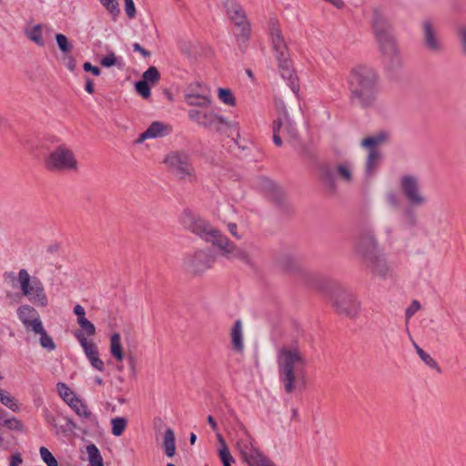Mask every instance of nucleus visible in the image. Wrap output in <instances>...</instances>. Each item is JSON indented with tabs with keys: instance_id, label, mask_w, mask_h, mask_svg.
<instances>
[{
	"instance_id": "f257e3e1",
	"label": "nucleus",
	"mask_w": 466,
	"mask_h": 466,
	"mask_svg": "<svg viewBox=\"0 0 466 466\" xmlns=\"http://www.w3.org/2000/svg\"><path fill=\"white\" fill-rule=\"evenodd\" d=\"M349 102L353 107L363 110L373 108L378 104L380 76L368 66H357L348 76Z\"/></svg>"
},
{
	"instance_id": "f03ea898",
	"label": "nucleus",
	"mask_w": 466,
	"mask_h": 466,
	"mask_svg": "<svg viewBox=\"0 0 466 466\" xmlns=\"http://www.w3.org/2000/svg\"><path fill=\"white\" fill-rule=\"evenodd\" d=\"M279 380L287 393H291L296 385L304 381L308 360L300 350L299 340L292 339L282 346L277 355Z\"/></svg>"
},
{
	"instance_id": "7ed1b4c3",
	"label": "nucleus",
	"mask_w": 466,
	"mask_h": 466,
	"mask_svg": "<svg viewBox=\"0 0 466 466\" xmlns=\"http://www.w3.org/2000/svg\"><path fill=\"white\" fill-rule=\"evenodd\" d=\"M372 27L380 50L383 56V62L390 70L400 66L401 60L396 46L394 36L391 34L390 22L375 9L372 15Z\"/></svg>"
},
{
	"instance_id": "20e7f679",
	"label": "nucleus",
	"mask_w": 466,
	"mask_h": 466,
	"mask_svg": "<svg viewBox=\"0 0 466 466\" xmlns=\"http://www.w3.org/2000/svg\"><path fill=\"white\" fill-rule=\"evenodd\" d=\"M268 30L280 75L283 79L288 80V85L293 93L298 94L299 91L298 77L289 59L288 46L277 19L270 18L268 22Z\"/></svg>"
},
{
	"instance_id": "39448f33",
	"label": "nucleus",
	"mask_w": 466,
	"mask_h": 466,
	"mask_svg": "<svg viewBox=\"0 0 466 466\" xmlns=\"http://www.w3.org/2000/svg\"><path fill=\"white\" fill-rule=\"evenodd\" d=\"M180 221L186 229L213 245L221 235L220 231L215 229L208 221L190 209H185L182 212Z\"/></svg>"
},
{
	"instance_id": "423d86ee",
	"label": "nucleus",
	"mask_w": 466,
	"mask_h": 466,
	"mask_svg": "<svg viewBox=\"0 0 466 466\" xmlns=\"http://www.w3.org/2000/svg\"><path fill=\"white\" fill-rule=\"evenodd\" d=\"M45 167L51 172L76 171L78 163L74 152L66 144H60L45 157Z\"/></svg>"
},
{
	"instance_id": "0eeeda50",
	"label": "nucleus",
	"mask_w": 466,
	"mask_h": 466,
	"mask_svg": "<svg viewBox=\"0 0 466 466\" xmlns=\"http://www.w3.org/2000/svg\"><path fill=\"white\" fill-rule=\"evenodd\" d=\"M18 281L22 293L37 307H46L48 299L41 280L36 277H30L26 269L22 268L18 272Z\"/></svg>"
},
{
	"instance_id": "6e6552de",
	"label": "nucleus",
	"mask_w": 466,
	"mask_h": 466,
	"mask_svg": "<svg viewBox=\"0 0 466 466\" xmlns=\"http://www.w3.org/2000/svg\"><path fill=\"white\" fill-rule=\"evenodd\" d=\"M318 169L320 181L331 193L337 192L336 177L347 183H351L353 180L351 166L348 162L339 164L335 167L329 163H322Z\"/></svg>"
},
{
	"instance_id": "1a4fd4ad",
	"label": "nucleus",
	"mask_w": 466,
	"mask_h": 466,
	"mask_svg": "<svg viewBox=\"0 0 466 466\" xmlns=\"http://www.w3.org/2000/svg\"><path fill=\"white\" fill-rule=\"evenodd\" d=\"M188 117L191 121L197 122L205 128L216 131L219 134L230 136L229 131L234 125L222 116L213 111L206 112L198 109L188 110Z\"/></svg>"
},
{
	"instance_id": "9d476101",
	"label": "nucleus",
	"mask_w": 466,
	"mask_h": 466,
	"mask_svg": "<svg viewBox=\"0 0 466 466\" xmlns=\"http://www.w3.org/2000/svg\"><path fill=\"white\" fill-rule=\"evenodd\" d=\"M169 171L179 180L192 182L196 179L190 157L185 152H171L164 159Z\"/></svg>"
},
{
	"instance_id": "9b49d317",
	"label": "nucleus",
	"mask_w": 466,
	"mask_h": 466,
	"mask_svg": "<svg viewBox=\"0 0 466 466\" xmlns=\"http://www.w3.org/2000/svg\"><path fill=\"white\" fill-rule=\"evenodd\" d=\"M229 20L237 26L241 27L239 37L247 41L250 35V25L248 21L246 12L237 0H221Z\"/></svg>"
},
{
	"instance_id": "f8f14e48",
	"label": "nucleus",
	"mask_w": 466,
	"mask_h": 466,
	"mask_svg": "<svg viewBox=\"0 0 466 466\" xmlns=\"http://www.w3.org/2000/svg\"><path fill=\"white\" fill-rule=\"evenodd\" d=\"M400 190L411 207H421L428 201L422 194L420 180L412 175L402 176L400 179Z\"/></svg>"
},
{
	"instance_id": "ddd939ff",
	"label": "nucleus",
	"mask_w": 466,
	"mask_h": 466,
	"mask_svg": "<svg viewBox=\"0 0 466 466\" xmlns=\"http://www.w3.org/2000/svg\"><path fill=\"white\" fill-rule=\"evenodd\" d=\"M236 448L241 459L248 466H277L271 460L264 455L249 440H238Z\"/></svg>"
},
{
	"instance_id": "4468645a",
	"label": "nucleus",
	"mask_w": 466,
	"mask_h": 466,
	"mask_svg": "<svg viewBox=\"0 0 466 466\" xmlns=\"http://www.w3.org/2000/svg\"><path fill=\"white\" fill-rule=\"evenodd\" d=\"M355 249L362 260L380 252L372 229L363 228L359 230L355 239Z\"/></svg>"
},
{
	"instance_id": "2eb2a0df",
	"label": "nucleus",
	"mask_w": 466,
	"mask_h": 466,
	"mask_svg": "<svg viewBox=\"0 0 466 466\" xmlns=\"http://www.w3.org/2000/svg\"><path fill=\"white\" fill-rule=\"evenodd\" d=\"M216 257L209 250H198L187 255L184 259V266L189 273L198 275L210 268Z\"/></svg>"
},
{
	"instance_id": "dca6fc26",
	"label": "nucleus",
	"mask_w": 466,
	"mask_h": 466,
	"mask_svg": "<svg viewBox=\"0 0 466 466\" xmlns=\"http://www.w3.org/2000/svg\"><path fill=\"white\" fill-rule=\"evenodd\" d=\"M333 307L339 315L355 319L360 313V303L352 293L341 291L335 296Z\"/></svg>"
},
{
	"instance_id": "f3484780",
	"label": "nucleus",
	"mask_w": 466,
	"mask_h": 466,
	"mask_svg": "<svg viewBox=\"0 0 466 466\" xmlns=\"http://www.w3.org/2000/svg\"><path fill=\"white\" fill-rule=\"evenodd\" d=\"M185 99L191 106L208 107L211 104L210 89L199 82L192 83L188 86Z\"/></svg>"
},
{
	"instance_id": "a211bd4d",
	"label": "nucleus",
	"mask_w": 466,
	"mask_h": 466,
	"mask_svg": "<svg viewBox=\"0 0 466 466\" xmlns=\"http://www.w3.org/2000/svg\"><path fill=\"white\" fill-rule=\"evenodd\" d=\"M422 42L425 48L431 53L439 54L443 51V45L431 19L422 22Z\"/></svg>"
},
{
	"instance_id": "6ab92c4d",
	"label": "nucleus",
	"mask_w": 466,
	"mask_h": 466,
	"mask_svg": "<svg viewBox=\"0 0 466 466\" xmlns=\"http://www.w3.org/2000/svg\"><path fill=\"white\" fill-rule=\"evenodd\" d=\"M259 186L268 194V198L271 201H273L281 210H289V205L286 201V196L283 190L279 187L273 180L268 177H261L259 179Z\"/></svg>"
},
{
	"instance_id": "aec40b11",
	"label": "nucleus",
	"mask_w": 466,
	"mask_h": 466,
	"mask_svg": "<svg viewBox=\"0 0 466 466\" xmlns=\"http://www.w3.org/2000/svg\"><path fill=\"white\" fill-rule=\"evenodd\" d=\"M220 250L223 251V255L228 258H236L241 260L246 264H249V257L248 254L242 248H238L232 242H230L227 237L222 234L218 238V241L214 244Z\"/></svg>"
},
{
	"instance_id": "412c9836",
	"label": "nucleus",
	"mask_w": 466,
	"mask_h": 466,
	"mask_svg": "<svg viewBox=\"0 0 466 466\" xmlns=\"http://www.w3.org/2000/svg\"><path fill=\"white\" fill-rule=\"evenodd\" d=\"M363 263L374 275L380 278H385L390 271L387 261L380 252L364 259Z\"/></svg>"
},
{
	"instance_id": "4be33fe9",
	"label": "nucleus",
	"mask_w": 466,
	"mask_h": 466,
	"mask_svg": "<svg viewBox=\"0 0 466 466\" xmlns=\"http://www.w3.org/2000/svg\"><path fill=\"white\" fill-rule=\"evenodd\" d=\"M170 130L171 127L168 125L160 121H155L147 128L146 131L140 134L137 143H142L147 138L163 137L167 136Z\"/></svg>"
},
{
	"instance_id": "5701e85b",
	"label": "nucleus",
	"mask_w": 466,
	"mask_h": 466,
	"mask_svg": "<svg viewBox=\"0 0 466 466\" xmlns=\"http://www.w3.org/2000/svg\"><path fill=\"white\" fill-rule=\"evenodd\" d=\"M17 315L19 319L25 327H30L33 329V322L41 320L36 309L30 305H22L17 309Z\"/></svg>"
},
{
	"instance_id": "b1692460",
	"label": "nucleus",
	"mask_w": 466,
	"mask_h": 466,
	"mask_svg": "<svg viewBox=\"0 0 466 466\" xmlns=\"http://www.w3.org/2000/svg\"><path fill=\"white\" fill-rule=\"evenodd\" d=\"M33 331L40 335L39 343L43 349L52 351L56 348L52 337L44 329L42 320L33 322Z\"/></svg>"
},
{
	"instance_id": "393cba45",
	"label": "nucleus",
	"mask_w": 466,
	"mask_h": 466,
	"mask_svg": "<svg viewBox=\"0 0 466 466\" xmlns=\"http://www.w3.org/2000/svg\"><path fill=\"white\" fill-rule=\"evenodd\" d=\"M231 345L234 351L242 353L244 350L242 322L237 319L230 331Z\"/></svg>"
},
{
	"instance_id": "a878e982",
	"label": "nucleus",
	"mask_w": 466,
	"mask_h": 466,
	"mask_svg": "<svg viewBox=\"0 0 466 466\" xmlns=\"http://www.w3.org/2000/svg\"><path fill=\"white\" fill-rule=\"evenodd\" d=\"M381 159V153L379 150H369V154L365 162L366 177H372L379 167Z\"/></svg>"
},
{
	"instance_id": "bb28decb",
	"label": "nucleus",
	"mask_w": 466,
	"mask_h": 466,
	"mask_svg": "<svg viewBox=\"0 0 466 466\" xmlns=\"http://www.w3.org/2000/svg\"><path fill=\"white\" fill-rule=\"evenodd\" d=\"M388 133L385 131H380L374 136L367 137L361 141V146L369 150H378L376 147L388 139Z\"/></svg>"
},
{
	"instance_id": "cd10ccee",
	"label": "nucleus",
	"mask_w": 466,
	"mask_h": 466,
	"mask_svg": "<svg viewBox=\"0 0 466 466\" xmlns=\"http://www.w3.org/2000/svg\"><path fill=\"white\" fill-rule=\"evenodd\" d=\"M75 337L81 344L86 358L98 354L97 346L93 341L87 340L85 334L81 330H76L75 332Z\"/></svg>"
},
{
	"instance_id": "c85d7f7f",
	"label": "nucleus",
	"mask_w": 466,
	"mask_h": 466,
	"mask_svg": "<svg viewBox=\"0 0 466 466\" xmlns=\"http://www.w3.org/2000/svg\"><path fill=\"white\" fill-rule=\"evenodd\" d=\"M110 353L118 361H122L124 360L125 355L122 348L121 337L117 332L113 333L110 338Z\"/></svg>"
},
{
	"instance_id": "c756f323",
	"label": "nucleus",
	"mask_w": 466,
	"mask_h": 466,
	"mask_svg": "<svg viewBox=\"0 0 466 466\" xmlns=\"http://www.w3.org/2000/svg\"><path fill=\"white\" fill-rule=\"evenodd\" d=\"M163 448L167 457H173L176 453L175 433L170 428L167 429L163 438Z\"/></svg>"
},
{
	"instance_id": "7c9ffc66",
	"label": "nucleus",
	"mask_w": 466,
	"mask_h": 466,
	"mask_svg": "<svg viewBox=\"0 0 466 466\" xmlns=\"http://www.w3.org/2000/svg\"><path fill=\"white\" fill-rule=\"evenodd\" d=\"M68 405L71 409L79 416L84 417L86 419H92V413L87 409L86 404H85L80 399L77 397L74 400H70V403Z\"/></svg>"
},
{
	"instance_id": "2f4dec72",
	"label": "nucleus",
	"mask_w": 466,
	"mask_h": 466,
	"mask_svg": "<svg viewBox=\"0 0 466 466\" xmlns=\"http://www.w3.org/2000/svg\"><path fill=\"white\" fill-rule=\"evenodd\" d=\"M42 25H35L30 29H25L26 37L36 44L38 46H44L45 41L42 35Z\"/></svg>"
},
{
	"instance_id": "473e14b6",
	"label": "nucleus",
	"mask_w": 466,
	"mask_h": 466,
	"mask_svg": "<svg viewBox=\"0 0 466 466\" xmlns=\"http://www.w3.org/2000/svg\"><path fill=\"white\" fill-rule=\"evenodd\" d=\"M90 466H104L103 458L98 448L91 443L86 446Z\"/></svg>"
},
{
	"instance_id": "72a5a7b5",
	"label": "nucleus",
	"mask_w": 466,
	"mask_h": 466,
	"mask_svg": "<svg viewBox=\"0 0 466 466\" xmlns=\"http://www.w3.org/2000/svg\"><path fill=\"white\" fill-rule=\"evenodd\" d=\"M218 437L219 442L221 443V448H220L218 453H219V458L223 463V466H231V464L233 462H235V459L230 454V451H229L223 437L220 434H218Z\"/></svg>"
},
{
	"instance_id": "f704fd0d",
	"label": "nucleus",
	"mask_w": 466,
	"mask_h": 466,
	"mask_svg": "<svg viewBox=\"0 0 466 466\" xmlns=\"http://www.w3.org/2000/svg\"><path fill=\"white\" fill-rule=\"evenodd\" d=\"M5 416H6V411H5L4 410L1 409L0 425H3L5 427L8 428L9 430H13V431H23V423L19 420H17L15 417H13L11 419H5Z\"/></svg>"
},
{
	"instance_id": "c9c22d12",
	"label": "nucleus",
	"mask_w": 466,
	"mask_h": 466,
	"mask_svg": "<svg viewBox=\"0 0 466 466\" xmlns=\"http://www.w3.org/2000/svg\"><path fill=\"white\" fill-rule=\"evenodd\" d=\"M283 119V127L284 131L287 133L289 137L292 140H296L299 137V132L294 125V123L289 118V113L287 110H284V118Z\"/></svg>"
},
{
	"instance_id": "e433bc0d",
	"label": "nucleus",
	"mask_w": 466,
	"mask_h": 466,
	"mask_svg": "<svg viewBox=\"0 0 466 466\" xmlns=\"http://www.w3.org/2000/svg\"><path fill=\"white\" fill-rule=\"evenodd\" d=\"M55 38H56L57 46L63 55L72 53V51L74 49V46L65 35H63L61 33H57V34H56Z\"/></svg>"
},
{
	"instance_id": "4c0bfd02",
	"label": "nucleus",
	"mask_w": 466,
	"mask_h": 466,
	"mask_svg": "<svg viewBox=\"0 0 466 466\" xmlns=\"http://www.w3.org/2000/svg\"><path fill=\"white\" fill-rule=\"evenodd\" d=\"M127 420L123 417H116L112 419V434L116 437L121 436L127 428Z\"/></svg>"
},
{
	"instance_id": "58836bf2",
	"label": "nucleus",
	"mask_w": 466,
	"mask_h": 466,
	"mask_svg": "<svg viewBox=\"0 0 466 466\" xmlns=\"http://www.w3.org/2000/svg\"><path fill=\"white\" fill-rule=\"evenodd\" d=\"M56 389L59 396L68 404L70 403V400H74L76 398V394L71 390V389L64 382H58L56 384Z\"/></svg>"
},
{
	"instance_id": "ea45409f",
	"label": "nucleus",
	"mask_w": 466,
	"mask_h": 466,
	"mask_svg": "<svg viewBox=\"0 0 466 466\" xmlns=\"http://www.w3.org/2000/svg\"><path fill=\"white\" fill-rule=\"evenodd\" d=\"M218 98L226 105L235 106L236 98L232 93V91L228 88L219 87L218 90Z\"/></svg>"
},
{
	"instance_id": "a19ab883",
	"label": "nucleus",
	"mask_w": 466,
	"mask_h": 466,
	"mask_svg": "<svg viewBox=\"0 0 466 466\" xmlns=\"http://www.w3.org/2000/svg\"><path fill=\"white\" fill-rule=\"evenodd\" d=\"M159 79L160 74L156 66H149L142 76V80L151 84L157 83Z\"/></svg>"
},
{
	"instance_id": "79ce46f5",
	"label": "nucleus",
	"mask_w": 466,
	"mask_h": 466,
	"mask_svg": "<svg viewBox=\"0 0 466 466\" xmlns=\"http://www.w3.org/2000/svg\"><path fill=\"white\" fill-rule=\"evenodd\" d=\"M283 127V119L281 117H278L274 120L272 125L273 131V142L277 147H280L282 145V139L279 136V131Z\"/></svg>"
},
{
	"instance_id": "37998d69",
	"label": "nucleus",
	"mask_w": 466,
	"mask_h": 466,
	"mask_svg": "<svg viewBox=\"0 0 466 466\" xmlns=\"http://www.w3.org/2000/svg\"><path fill=\"white\" fill-rule=\"evenodd\" d=\"M41 459L46 464V466H58L57 460L46 447H41L39 450Z\"/></svg>"
},
{
	"instance_id": "c03bdc74",
	"label": "nucleus",
	"mask_w": 466,
	"mask_h": 466,
	"mask_svg": "<svg viewBox=\"0 0 466 466\" xmlns=\"http://www.w3.org/2000/svg\"><path fill=\"white\" fill-rule=\"evenodd\" d=\"M99 2L112 16L115 17L119 15L120 8L117 0H99Z\"/></svg>"
},
{
	"instance_id": "a18cd8bd",
	"label": "nucleus",
	"mask_w": 466,
	"mask_h": 466,
	"mask_svg": "<svg viewBox=\"0 0 466 466\" xmlns=\"http://www.w3.org/2000/svg\"><path fill=\"white\" fill-rule=\"evenodd\" d=\"M77 323L80 326L81 331L85 334V336H94L96 334L95 325L86 318L83 319H77Z\"/></svg>"
},
{
	"instance_id": "49530a36",
	"label": "nucleus",
	"mask_w": 466,
	"mask_h": 466,
	"mask_svg": "<svg viewBox=\"0 0 466 466\" xmlns=\"http://www.w3.org/2000/svg\"><path fill=\"white\" fill-rule=\"evenodd\" d=\"M135 88L137 94H139L143 98H148L151 95L149 83L142 79L136 82Z\"/></svg>"
},
{
	"instance_id": "de8ad7c7",
	"label": "nucleus",
	"mask_w": 466,
	"mask_h": 466,
	"mask_svg": "<svg viewBox=\"0 0 466 466\" xmlns=\"http://www.w3.org/2000/svg\"><path fill=\"white\" fill-rule=\"evenodd\" d=\"M0 401L13 411L19 410L18 404L15 401V398L10 394H5L3 390H1Z\"/></svg>"
},
{
	"instance_id": "09e8293b",
	"label": "nucleus",
	"mask_w": 466,
	"mask_h": 466,
	"mask_svg": "<svg viewBox=\"0 0 466 466\" xmlns=\"http://www.w3.org/2000/svg\"><path fill=\"white\" fill-rule=\"evenodd\" d=\"M413 208L414 207H411L410 205V207H408L404 212H403V215H404V218L406 220V223L410 226V227H414L417 223V217H416V214L413 210Z\"/></svg>"
},
{
	"instance_id": "8fccbe9b",
	"label": "nucleus",
	"mask_w": 466,
	"mask_h": 466,
	"mask_svg": "<svg viewBox=\"0 0 466 466\" xmlns=\"http://www.w3.org/2000/svg\"><path fill=\"white\" fill-rule=\"evenodd\" d=\"M117 63V58L114 52L108 53L105 57H103L100 61V64L104 67H111L116 66Z\"/></svg>"
},
{
	"instance_id": "3c124183",
	"label": "nucleus",
	"mask_w": 466,
	"mask_h": 466,
	"mask_svg": "<svg viewBox=\"0 0 466 466\" xmlns=\"http://www.w3.org/2000/svg\"><path fill=\"white\" fill-rule=\"evenodd\" d=\"M421 360L430 368L435 370L438 373H441L442 370L439 366L438 362L428 353H426L422 358Z\"/></svg>"
},
{
	"instance_id": "603ef678",
	"label": "nucleus",
	"mask_w": 466,
	"mask_h": 466,
	"mask_svg": "<svg viewBox=\"0 0 466 466\" xmlns=\"http://www.w3.org/2000/svg\"><path fill=\"white\" fill-rule=\"evenodd\" d=\"M91 366L99 370V371H104L105 370V363L104 361L99 358V353L96 354V355H93V356H89V358H87Z\"/></svg>"
},
{
	"instance_id": "864d4df0",
	"label": "nucleus",
	"mask_w": 466,
	"mask_h": 466,
	"mask_svg": "<svg viewBox=\"0 0 466 466\" xmlns=\"http://www.w3.org/2000/svg\"><path fill=\"white\" fill-rule=\"evenodd\" d=\"M71 54L63 55V64L69 71L73 72L76 69V61Z\"/></svg>"
},
{
	"instance_id": "5fc2aeb1",
	"label": "nucleus",
	"mask_w": 466,
	"mask_h": 466,
	"mask_svg": "<svg viewBox=\"0 0 466 466\" xmlns=\"http://www.w3.org/2000/svg\"><path fill=\"white\" fill-rule=\"evenodd\" d=\"M60 429L65 433L74 432L77 429V425L71 418L66 417L65 424L61 425Z\"/></svg>"
},
{
	"instance_id": "6e6d98bb",
	"label": "nucleus",
	"mask_w": 466,
	"mask_h": 466,
	"mask_svg": "<svg viewBox=\"0 0 466 466\" xmlns=\"http://www.w3.org/2000/svg\"><path fill=\"white\" fill-rule=\"evenodd\" d=\"M281 266L287 270H292L295 268L296 261L293 257L288 255L284 256L280 260Z\"/></svg>"
},
{
	"instance_id": "4d7b16f0",
	"label": "nucleus",
	"mask_w": 466,
	"mask_h": 466,
	"mask_svg": "<svg viewBox=\"0 0 466 466\" xmlns=\"http://www.w3.org/2000/svg\"><path fill=\"white\" fill-rule=\"evenodd\" d=\"M125 1V11L127 15L129 18H134L137 15L136 6L133 0H124Z\"/></svg>"
},
{
	"instance_id": "13d9d810",
	"label": "nucleus",
	"mask_w": 466,
	"mask_h": 466,
	"mask_svg": "<svg viewBox=\"0 0 466 466\" xmlns=\"http://www.w3.org/2000/svg\"><path fill=\"white\" fill-rule=\"evenodd\" d=\"M386 201L391 208L400 207V199L393 191H390L386 194Z\"/></svg>"
},
{
	"instance_id": "bf43d9fd",
	"label": "nucleus",
	"mask_w": 466,
	"mask_h": 466,
	"mask_svg": "<svg viewBox=\"0 0 466 466\" xmlns=\"http://www.w3.org/2000/svg\"><path fill=\"white\" fill-rule=\"evenodd\" d=\"M420 309V303L418 300H413L410 307L405 310V316L409 319Z\"/></svg>"
},
{
	"instance_id": "052dcab7",
	"label": "nucleus",
	"mask_w": 466,
	"mask_h": 466,
	"mask_svg": "<svg viewBox=\"0 0 466 466\" xmlns=\"http://www.w3.org/2000/svg\"><path fill=\"white\" fill-rule=\"evenodd\" d=\"M459 39L461 46V52L466 56V26L459 28Z\"/></svg>"
},
{
	"instance_id": "680f3d73",
	"label": "nucleus",
	"mask_w": 466,
	"mask_h": 466,
	"mask_svg": "<svg viewBox=\"0 0 466 466\" xmlns=\"http://www.w3.org/2000/svg\"><path fill=\"white\" fill-rule=\"evenodd\" d=\"M83 69L86 72H91L94 76H97L101 74V70L98 66H93L90 62H85Z\"/></svg>"
},
{
	"instance_id": "e2e57ef3",
	"label": "nucleus",
	"mask_w": 466,
	"mask_h": 466,
	"mask_svg": "<svg viewBox=\"0 0 466 466\" xmlns=\"http://www.w3.org/2000/svg\"><path fill=\"white\" fill-rule=\"evenodd\" d=\"M133 49L135 52H139L145 58L149 57L151 56V53L148 50L145 49L138 43H135L133 45Z\"/></svg>"
},
{
	"instance_id": "0e129e2a",
	"label": "nucleus",
	"mask_w": 466,
	"mask_h": 466,
	"mask_svg": "<svg viewBox=\"0 0 466 466\" xmlns=\"http://www.w3.org/2000/svg\"><path fill=\"white\" fill-rule=\"evenodd\" d=\"M73 311L76 315L77 319H83L86 318L85 309L80 304L76 305Z\"/></svg>"
},
{
	"instance_id": "69168bd1",
	"label": "nucleus",
	"mask_w": 466,
	"mask_h": 466,
	"mask_svg": "<svg viewBox=\"0 0 466 466\" xmlns=\"http://www.w3.org/2000/svg\"><path fill=\"white\" fill-rule=\"evenodd\" d=\"M85 90L90 95H93L95 93L94 82L88 76L86 77Z\"/></svg>"
},
{
	"instance_id": "338daca9",
	"label": "nucleus",
	"mask_w": 466,
	"mask_h": 466,
	"mask_svg": "<svg viewBox=\"0 0 466 466\" xmlns=\"http://www.w3.org/2000/svg\"><path fill=\"white\" fill-rule=\"evenodd\" d=\"M275 105H276V109L279 112L278 117L284 118V110H287L285 104L281 100H279V101H276Z\"/></svg>"
},
{
	"instance_id": "774afa93",
	"label": "nucleus",
	"mask_w": 466,
	"mask_h": 466,
	"mask_svg": "<svg viewBox=\"0 0 466 466\" xmlns=\"http://www.w3.org/2000/svg\"><path fill=\"white\" fill-rule=\"evenodd\" d=\"M23 462L20 453L13 454L11 457L10 466H19Z\"/></svg>"
}]
</instances>
